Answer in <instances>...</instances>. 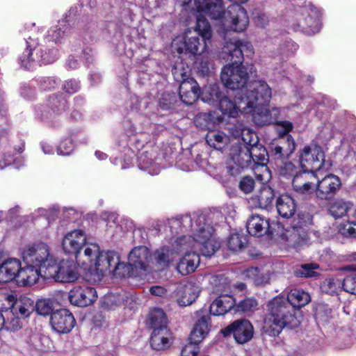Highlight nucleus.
<instances>
[{
	"mask_svg": "<svg viewBox=\"0 0 356 356\" xmlns=\"http://www.w3.org/2000/svg\"><path fill=\"white\" fill-rule=\"evenodd\" d=\"M212 117L211 113H200L196 115L194 122L197 127L202 129H209L211 125Z\"/></svg>",
	"mask_w": 356,
	"mask_h": 356,
	"instance_id": "obj_58",
	"label": "nucleus"
},
{
	"mask_svg": "<svg viewBox=\"0 0 356 356\" xmlns=\"http://www.w3.org/2000/svg\"><path fill=\"white\" fill-rule=\"evenodd\" d=\"M343 289L351 294H356V271L347 275L343 280Z\"/></svg>",
	"mask_w": 356,
	"mask_h": 356,
	"instance_id": "obj_57",
	"label": "nucleus"
},
{
	"mask_svg": "<svg viewBox=\"0 0 356 356\" xmlns=\"http://www.w3.org/2000/svg\"><path fill=\"white\" fill-rule=\"evenodd\" d=\"M21 262L16 258L3 259L0 257V282H8L18 279Z\"/></svg>",
	"mask_w": 356,
	"mask_h": 356,
	"instance_id": "obj_26",
	"label": "nucleus"
},
{
	"mask_svg": "<svg viewBox=\"0 0 356 356\" xmlns=\"http://www.w3.org/2000/svg\"><path fill=\"white\" fill-rule=\"evenodd\" d=\"M318 267V264L314 263L303 264L295 271V275L300 277H315L318 274L315 270Z\"/></svg>",
	"mask_w": 356,
	"mask_h": 356,
	"instance_id": "obj_56",
	"label": "nucleus"
},
{
	"mask_svg": "<svg viewBox=\"0 0 356 356\" xmlns=\"http://www.w3.org/2000/svg\"><path fill=\"white\" fill-rule=\"evenodd\" d=\"M69 300L71 304L78 307H87L97 299L96 290L90 286H75L69 292Z\"/></svg>",
	"mask_w": 356,
	"mask_h": 356,
	"instance_id": "obj_21",
	"label": "nucleus"
},
{
	"mask_svg": "<svg viewBox=\"0 0 356 356\" xmlns=\"http://www.w3.org/2000/svg\"><path fill=\"white\" fill-rule=\"evenodd\" d=\"M343 281L339 279L329 278L325 280L321 286L323 292L334 295L337 294L341 290Z\"/></svg>",
	"mask_w": 356,
	"mask_h": 356,
	"instance_id": "obj_52",
	"label": "nucleus"
},
{
	"mask_svg": "<svg viewBox=\"0 0 356 356\" xmlns=\"http://www.w3.org/2000/svg\"><path fill=\"white\" fill-rule=\"evenodd\" d=\"M234 305L235 299L232 296H221L211 304L209 312L213 316L224 315L227 312L233 309Z\"/></svg>",
	"mask_w": 356,
	"mask_h": 356,
	"instance_id": "obj_37",
	"label": "nucleus"
},
{
	"mask_svg": "<svg viewBox=\"0 0 356 356\" xmlns=\"http://www.w3.org/2000/svg\"><path fill=\"white\" fill-rule=\"evenodd\" d=\"M246 227L250 235L260 236L268 232L270 223L268 219L260 215H252L248 220Z\"/></svg>",
	"mask_w": 356,
	"mask_h": 356,
	"instance_id": "obj_35",
	"label": "nucleus"
},
{
	"mask_svg": "<svg viewBox=\"0 0 356 356\" xmlns=\"http://www.w3.org/2000/svg\"><path fill=\"white\" fill-rule=\"evenodd\" d=\"M296 311L284 297H275L267 305L263 330L270 337L278 336L284 327L295 328L300 324Z\"/></svg>",
	"mask_w": 356,
	"mask_h": 356,
	"instance_id": "obj_5",
	"label": "nucleus"
},
{
	"mask_svg": "<svg viewBox=\"0 0 356 356\" xmlns=\"http://www.w3.org/2000/svg\"><path fill=\"white\" fill-rule=\"evenodd\" d=\"M94 264L90 273L95 274L98 277L103 276L106 272L120 277L129 275V266L124 262L120 261V255L116 252H101Z\"/></svg>",
	"mask_w": 356,
	"mask_h": 356,
	"instance_id": "obj_8",
	"label": "nucleus"
},
{
	"mask_svg": "<svg viewBox=\"0 0 356 356\" xmlns=\"http://www.w3.org/2000/svg\"><path fill=\"white\" fill-rule=\"evenodd\" d=\"M67 108V100L62 95H52L49 97L46 104L38 106L35 112L42 120L47 121L55 127Z\"/></svg>",
	"mask_w": 356,
	"mask_h": 356,
	"instance_id": "obj_13",
	"label": "nucleus"
},
{
	"mask_svg": "<svg viewBox=\"0 0 356 356\" xmlns=\"http://www.w3.org/2000/svg\"><path fill=\"white\" fill-rule=\"evenodd\" d=\"M339 232L345 236L356 238V209L352 217L348 216L347 222L340 225Z\"/></svg>",
	"mask_w": 356,
	"mask_h": 356,
	"instance_id": "obj_51",
	"label": "nucleus"
},
{
	"mask_svg": "<svg viewBox=\"0 0 356 356\" xmlns=\"http://www.w3.org/2000/svg\"><path fill=\"white\" fill-rule=\"evenodd\" d=\"M247 243L246 237L238 233L230 234L227 240L228 248L232 251L241 250Z\"/></svg>",
	"mask_w": 356,
	"mask_h": 356,
	"instance_id": "obj_54",
	"label": "nucleus"
},
{
	"mask_svg": "<svg viewBox=\"0 0 356 356\" xmlns=\"http://www.w3.org/2000/svg\"><path fill=\"white\" fill-rule=\"evenodd\" d=\"M100 253V248L97 244L89 243L85 248L83 254L80 252L76 254V261L77 264L81 266L83 270L90 273Z\"/></svg>",
	"mask_w": 356,
	"mask_h": 356,
	"instance_id": "obj_28",
	"label": "nucleus"
},
{
	"mask_svg": "<svg viewBox=\"0 0 356 356\" xmlns=\"http://www.w3.org/2000/svg\"><path fill=\"white\" fill-rule=\"evenodd\" d=\"M200 289L191 282L179 283L174 291V296L179 305L186 307L191 305L198 297Z\"/></svg>",
	"mask_w": 356,
	"mask_h": 356,
	"instance_id": "obj_24",
	"label": "nucleus"
},
{
	"mask_svg": "<svg viewBox=\"0 0 356 356\" xmlns=\"http://www.w3.org/2000/svg\"><path fill=\"white\" fill-rule=\"evenodd\" d=\"M203 15L199 13L197 17L195 31L197 35L187 36L185 38L186 49L193 55L205 52L212 37L211 25Z\"/></svg>",
	"mask_w": 356,
	"mask_h": 356,
	"instance_id": "obj_9",
	"label": "nucleus"
},
{
	"mask_svg": "<svg viewBox=\"0 0 356 356\" xmlns=\"http://www.w3.org/2000/svg\"><path fill=\"white\" fill-rule=\"evenodd\" d=\"M264 104H258L255 105L253 111L250 113L252 115V120L255 124L264 126L275 123L280 135H286L292 130L293 126L291 122L287 120L277 121L280 113L279 108L273 107L269 108Z\"/></svg>",
	"mask_w": 356,
	"mask_h": 356,
	"instance_id": "obj_10",
	"label": "nucleus"
},
{
	"mask_svg": "<svg viewBox=\"0 0 356 356\" xmlns=\"http://www.w3.org/2000/svg\"><path fill=\"white\" fill-rule=\"evenodd\" d=\"M191 229L194 232L193 236H183L177 238L172 243V250L176 253H188L190 250H200L205 257L212 256L220 248V242L213 235V227L206 222V216L200 214L194 216H190L183 218V222H191Z\"/></svg>",
	"mask_w": 356,
	"mask_h": 356,
	"instance_id": "obj_3",
	"label": "nucleus"
},
{
	"mask_svg": "<svg viewBox=\"0 0 356 356\" xmlns=\"http://www.w3.org/2000/svg\"><path fill=\"white\" fill-rule=\"evenodd\" d=\"M195 6L198 13L220 20L232 31L242 33L249 24L248 13L240 4L233 3L225 10L221 0H195Z\"/></svg>",
	"mask_w": 356,
	"mask_h": 356,
	"instance_id": "obj_4",
	"label": "nucleus"
},
{
	"mask_svg": "<svg viewBox=\"0 0 356 356\" xmlns=\"http://www.w3.org/2000/svg\"><path fill=\"white\" fill-rule=\"evenodd\" d=\"M200 264V256L195 252L185 253L177 264V270L181 275L193 273Z\"/></svg>",
	"mask_w": 356,
	"mask_h": 356,
	"instance_id": "obj_32",
	"label": "nucleus"
},
{
	"mask_svg": "<svg viewBox=\"0 0 356 356\" xmlns=\"http://www.w3.org/2000/svg\"><path fill=\"white\" fill-rule=\"evenodd\" d=\"M242 95L252 111L255 105L269 102L272 90L266 81L257 80L253 81L251 85L247 86Z\"/></svg>",
	"mask_w": 356,
	"mask_h": 356,
	"instance_id": "obj_14",
	"label": "nucleus"
},
{
	"mask_svg": "<svg viewBox=\"0 0 356 356\" xmlns=\"http://www.w3.org/2000/svg\"><path fill=\"white\" fill-rule=\"evenodd\" d=\"M353 204L350 202L338 200L330 206V212L335 218H341L345 215H348L353 211Z\"/></svg>",
	"mask_w": 356,
	"mask_h": 356,
	"instance_id": "obj_47",
	"label": "nucleus"
},
{
	"mask_svg": "<svg viewBox=\"0 0 356 356\" xmlns=\"http://www.w3.org/2000/svg\"><path fill=\"white\" fill-rule=\"evenodd\" d=\"M277 165L280 168V173L284 177L292 176L296 172V167L291 162H280V165Z\"/></svg>",
	"mask_w": 356,
	"mask_h": 356,
	"instance_id": "obj_62",
	"label": "nucleus"
},
{
	"mask_svg": "<svg viewBox=\"0 0 356 356\" xmlns=\"http://www.w3.org/2000/svg\"><path fill=\"white\" fill-rule=\"evenodd\" d=\"M286 300L289 301L291 307L296 309V308H300L307 305L310 302L311 298L308 293L295 289L288 293Z\"/></svg>",
	"mask_w": 356,
	"mask_h": 356,
	"instance_id": "obj_42",
	"label": "nucleus"
},
{
	"mask_svg": "<svg viewBox=\"0 0 356 356\" xmlns=\"http://www.w3.org/2000/svg\"><path fill=\"white\" fill-rule=\"evenodd\" d=\"M14 309L23 318L28 317L35 310L34 301L27 296H21L18 300L14 301Z\"/></svg>",
	"mask_w": 356,
	"mask_h": 356,
	"instance_id": "obj_44",
	"label": "nucleus"
},
{
	"mask_svg": "<svg viewBox=\"0 0 356 356\" xmlns=\"http://www.w3.org/2000/svg\"><path fill=\"white\" fill-rule=\"evenodd\" d=\"M225 40L221 56L231 63L222 69L221 81L227 89L237 90V93L243 94L249 79L247 69L243 65V55L245 53L247 56H252L253 47L250 42L236 38Z\"/></svg>",
	"mask_w": 356,
	"mask_h": 356,
	"instance_id": "obj_1",
	"label": "nucleus"
},
{
	"mask_svg": "<svg viewBox=\"0 0 356 356\" xmlns=\"http://www.w3.org/2000/svg\"><path fill=\"white\" fill-rule=\"evenodd\" d=\"M148 323L153 330L168 327V318L163 309L154 308L148 314Z\"/></svg>",
	"mask_w": 356,
	"mask_h": 356,
	"instance_id": "obj_43",
	"label": "nucleus"
},
{
	"mask_svg": "<svg viewBox=\"0 0 356 356\" xmlns=\"http://www.w3.org/2000/svg\"><path fill=\"white\" fill-rule=\"evenodd\" d=\"M172 340V332L168 327H163V329H154L152 331L150 337V345L154 350L163 351L170 347Z\"/></svg>",
	"mask_w": 356,
	"mask_h": 356,
	"instance_id": "obj_30",
	"label": "nucleus"
},
{
	"mask_svg": "<svg viewBox=\"0 0 356 356\" xmlns=\"http://www.w3.org/2000/svg\"><path fill=\"white\" fill-rule=\"evenodd\" d=\"M258 147H248L245 145L234 146L231 149L232 159L242 168L253 170L255 163L253 155L258 152Z\"/></svg>",
	"mask_w": 356,
	"mask_h": 356,
	"instance_id": "obj_22",
	"label": "nucleus"
},
{
	"mask_svg": "<svg viewBox=\"0 0 356 356\" xmlns=\"http://www.w3.org/2000/svg\"><path fill=\"white\" fill-rule=\"evenodd\" d=\"M52 328L58 333H68L74 327L76 321L72 314L66 309H60L51 315Z\"/></svg>",
	"mask_w": 356,
	"mask_h": 356,
	"instance_id": "obj_20",
	"label": "nucleus"
},
{
	"mask_svg": "<svg viewBox=\"0 0 356 356\" xmlns=\"http://www.w3.org/2000/svg\"><path fill=\"white\" fill-rule=\"evenodd\" d=\"M150 259V252L145 246L135 247L130 252L128 257L129 274L130 273V267L136 269L146 270Z\"/></svg>",
	"mask_w": 356,
	"mask_h": 356,
	"instance_id": "obj_27",
	"label": "nucleus"
},
{
	"mask_svg": "<svg viewBox=\"0 0 356 356\" xmlns=\"http://www.w3.org/2000/svg\"><path fill=\"white\" fill-rule=\"evenodd\" d=\"M282 137L270 145L271 156L278 162L287 159L294 152L296 143L291 136L281 135Z\"/></svg>",
	"mask_w": 356,
	"mask_h": 356,
	"instance_id": "obj_19",
	"label": "nucleus"
},
{
	"mask_svg": "<svg viewBox=\"0 0 356 356\" xmlns=\"http://www.w3.org/2000/svg\"><path fill=\"white\" fill-rule=\"evenodd\" d=\"M14 309V297L6 294H0V327L5 323L3 312H7L10 309Z\"/></svg>",
	"mask_w": 356,
	"mask_h": 356,
	"instance_id": "obj_53",
	"label": "nucleus"
},
{
	"mask_svg": "<svg viewBox=\"0 0 356 356\" xmlns=\"http://www.w3.org/2000/svg\"><path fill=\"white\" fill-rule=\"evenodd\" d=\"M38 81L40 88L43 90L54 89L58 85V80L54 77H40Z\"/></svg>",
	"mask_w": 356,
	"mask_h": 356,
	"instance_id": "obj_61",
	"label": "nucleus"
},
{
	"mask_svg": "<svg viewBox=\"0 0 356 356\" xmlns=\"http://www.w3.org/2000/svg\"><path fill=\"white\" fill-rule=\"evenodd\" d=\"M205 140L210 147L220 151L225 150L231 143L230 137L220 131H209L206 135Z\"/></svg>",
	"mask_w": 356,
	"mask_h": 356,
	"instance_id": "obj_38",
	"label": "nucleus"
},
{
	"mask_svg": "<svg viewBox=\"0 0 356 356\" xmlns=\"http://www.w3.org/2000/svg\"><path fill=\"white\" fill-rule=\"evenodd\" d=\"M318 16L319 12L310 3L299 8L296 10L295 22L292 24L293 29L310 33L309 29L316 23Z\"/></svg>",
	"mask_w": 356,
	"mask_h": 356,
	"instance_id": "obj_16",
	"label": "nucleus"
},
{
	"mask_svg": "<svg viewBox=\"0 0 356 356\" xmlns=\"http://www.w3.org/2000/svg\"><path fill=\"white\" fill-rule=\"evenodd\" d=\"M22 259L26 264L38 266L44 275V270L53 263L54 257L44 243L26 246L22 251Z\"/></svg>",
	"mask_w": 356,
	"mask_h": 356,
	"instance_id": "obj_12",
	"label": "nucleus"
},
{
	"mask_svg": "<svg viewBox=\"0 0 356 356\" xmlns=\"http://www.w3.org/2000/svg\"><path fill=\"white\" fill-rule=\"evenodd\" d=\"M274 195L273 189L268 186L264 185L259 191L252 197V201L256 207L267 209L271 205Z\"/></svg>",
	"mask_w": 356,
	"mask_h": 356,
	"instance_id": "obj_40",
	"label": "nucleus"
},
{
	"mask_svg": "<svg viewBox=\"0 0 356 356\" xmlns=\"http://www.w3.org/2000/svg\"><path fill=\"white\" fill-rule=\"evenodd\" d=\"M218 106L222 114L228 118H235L238 117L239 113L248 114L252 112L251 107L246 104L245 97L239 93L235 95L234 102L224 96L220 99Z\"/></svg>",
	"mask_w": 356,
	"mask_h": 356,
	"instance_id": "obj_17",
	"label": "nucleus"
},
{
	"mask_svg": "<svg viewBox=\"0 0 356 356\" xmlns=\"http://www.w3.org/2000/svg\"><path fill=\"white\" fill-rule=\"evenodd\" d=\"M224 96L219 86L217 84H213L206 86L204 88L201 94V99L203 102L209 104L216 105L220 104V99H222Z\"/></svg>",
	"mask_w": 356,
	"mask_h": 356,
	"instance_id": "obj_41",
	"label": "nucleus"
},
{
	"mask_svg": "<svg viewBox=\"0 0 356 356\" xmlns=\"http://www.w3.org/2000/svg\"><path fill=\"white\" fill-rule=\"evenodd\" d=\"M172 251V250H170L168 248L163 247L154 252V259L161 269L168 267L170 262L174 260Z\"/></svg>",
	"mask_w": 356,
	"mask_h": 356,
	"instance_id": "obj_46",
	"label": "nucleus"
},
{
	"mask_svg": "<svg viewBox=\"0 0 356 356\" xmlns=\"http://www.w3.org/2000/svg\"><path fill=\"white\" fill-rule=\"evenodd\" d=\"M76 261L63 260L57 264L56 259L44 270V279L52 278L60 282H73L80 276Z\"/></svg>",
	"mask_w": 356,
	"mask_h": 356,
	"instance_id": "obj_11",
	"label": "nucleus"
},
{
	"mask_svg": "<svg viewBox=\"0 0 356 356\" xmlns=\"http://www.w3.org/2000/svg\"><path fill=\"white\" fill-rule=\"evenodd\" d=\"M258 152L253 155V161L255 163L253 170L258 180L262 183L268 182L271 178L270 170L266 165L267 161V152L263 147H258Z\"/></svg>",
	"mask_w": 356,
	"mask_h": 356,
	"instance_id": "obj_29",
	"label": "nucleus"
},
{
	"mask_svg": "<svg viewBox=\"0 0 356 356\" xmlns=\"http://www.w3.org/2000/svg\"><path fill=\"white\" fill-rule=\"evenodd\" d=\"M226 332L232 333L236 342L243 344L252 338L254 329L249 321L241 319L232 323L227 327Z\"/></svg>",
	"mask_w": 356,
	"mask_h": 356,
	"instance_id": "obj_25",
	"label": "nucleus"
},
{
	"mask_svg": "<svg viewBox=\"0 0 356 356\" xmlns=\"http://www.w3.org/2000/svg\"><path fill=\"white\" fill-rule=\"evenodd\" d=\"M341 187L340 178L333 174H329L318 180L316 184V196L321 200L332 199Z\"/></svg>",
	"mask_w": 356,
	"mask_h": 356,
	"instance_id": "obj_18",
	"label": "nucleus"
},
{
	"mask_svg": "<svg viewBox=\"0 0 356 356\" xmlns=\"http://www.w3.org/2000/svg\"><path fill=\"white\" fill-rule=\"evenodd\" d=\"M313 217L308 212H299L286 231V238L289 245L296 249L305 245L309 240L308 232L312 225Z\"/></svg>",
	"mask_w": 356,
	"mask_h": 356,
	"instance_id": "obj_6",
	"label": "nucleus"
},
{
	"mask_svg": "<svg viewBox=\"0 0 356 356\" xmlns=\"http://www.w3.org/2000/svg\"><path fill=\"white\" fill-rule=\"evenodd\" d=\"M324 152L319 146H305L299 156L300 165L305 173L320 170L324 164Z\"/></svg>",
	"mask_w": 356,
	"mask_h": 356,
	"instance_id": "obj_15",
	"label": "nucleus"
},
{
	"mask_svg": "<svg viewBox=\"0 0 356 356\" xmlns=\"http://www.w3.org/2000/svg\"><path fill=\"white\" fill-rule=\"evenodd\" d=\"M63 89L70 95L74 94L80 89V83L75 79L67 80L65 82Z\"/></svg>",
	"mask_w": 356,
	"mask_h": 356,
	"instance_id": "obj_63",
	"label": "nucleus"
},
{
	"mask_svg": "<svg viewBox=\"0 0 356 356\" xmlns=\"http://www.w3.org/2000/svg\"><path fill=\"white\" fill-rule=\"evenodd\" d=\"M74 143L72 139L66 138L60 142L57 147V153L60 156H68L74 150Z\"/></svg>",
	"mask_w": 356,
	"mask_h": 356,
	"instance_id": "obj_59",
	"label": "nucleus"
},
{
	"mask_svg": "<svg viewBox=\"0 0 356 356\" xmlns=\"http://www.w3.org/2000/svg\"><path fill=\"white\" fill-rule=\"evenodd\" d=\"M40 276L44 277V275L38 266L26 264L21 267L17 282L23 286L32 285L37 282Z\"/></svg>",
	"mask_w": 356,
	"mask_h": 356,
	"instance_id": "obj_33",
	"label": "nucleus"
},
{
	"mask_svg": "<svg viewBox=\"0 0 356 356\" xmlns=\"http://www.w3.org/2000/svg\"><path fill=\"white\" fill-rule=\"evenodd\" d=\"M13 160L10 147L4 137H0V170L9 165Z\"/></svg>",
	"mask_w": 356,
	"mask_h": 356,
	"instance_id": "obj_49",
	"label": "nucleus"
},
{
	"mask_svg": "<svg viewBox=\"0 0 356 356\" xmlns=\"http://www.w3.org/2000/svg\"><path fill=\"white\" fill-rule=\"evenodd\" d=\"M172 73L176 81L179 82V97L183 103L191 105L200 96V88L197 81L188 74L182 63L174 65Z\"/></svg>",
	"mask_w": 356,
	"mask_h": 356,
	"instance_id": "obj_7",
	"label": "nucleus"
},
{
	"mask_svg": "<svg viewBox=\"0 0 356 356\" xmlns=\"http://www.w3.org/2000/svg\"><path fill=\"white\" fill-rule=\"evenodd\" d=\"M254 186V180L250 177H243L239 184L240 189L245 193H250Z\"/></svg>",
	"mask_w": 356,
	"mask_h": 356,
	"instance_id": "obj_64",
	"label": "nucleus"
},
{
	"mask_svg": "<svg viewBox=\"0 0 356 356\" xmlns=\"http://www.w3.org/2000/svg\"><path fill=\"white\" fill-rule=\"evenodd\" d=\"M245 277L252 280L256 285H263L269 282L268 275L261 272L259 268H250L243 272Z\"/></svg>",
	"mask_w": 356,
	"mask_h": 356,
	"instance_id": "obj_48",
	"label": "nucleus"
},
{
	"mask_svg": "<svg viewBox=\"0 0 356 356\" xmlns=\"http://www.w3.org/2000/svg\"><path fill=\"white\" fill-rule=\"evenodd\" d=\"M209 315H203L200 316L193 330L191 332L189 339L193 340L195 342L200 343L202 341L209 332Z\"/></svg>",
	"mask_w": 356,
	"mask_h": 356,
	"instance_id": "obj_39",
	"label": "nucleus"
},
{
	"mask_svg": "<svg viewBox=\"0 0 356 356\" xmlns=\"http://www.w3.org/2000/svg\"><path fill=\"white\" fill-rule=\"evenodd\" d=\"M231 131L234 138L243 141V144H239L238 145H245L250 147H257L255 145L257 143L255 133L250 129L244 127L241 124H237L231 129Z\"/></svg>",
	"mask_w": 356,
	"mask_h": 356,
	"instance_id": "obj_34",
	"label": "nucleus"
},
{
	"mask_svg": "<svg viewBox=\"0 0 356 356\" xmlns=\"http://www.w3.org/2000/svg\"><path fill=\"white\" fill-rule=\"evenodd\" d=\"M86 244V235L83 230L74 229L67 233L62 242V246L66 254H79L82 247Z\"/></svg>",
	"mask_w": 356,
	"mask_h": 356,
	"instance_id": "obj_23",
	"label": "nucleus"
},
{
	"mask_svg": "<svg viewBox=\"0 0 356 356\" xmlns=\"http://www.w3.org/2000/svg\"><path fill=\"white\" fill-rule=\"evenodd\" d=\"M258 302L256 299L253 298H248L240 301L238 304L234 305L233 310L234 312L242 314H250L257 310Z\"/></svg>",
	"mask_w": 356,
	"mask_h": 356,
	"instance_id": "obj_50",
	"label": "nucleus"
},
{
	"mask_svg": "<svg viewBox=\"0 0 356 356\" xmlns=\"http://www.w3.org/2000/svg\"><path fill=\"white\" fill-rule=\"evenodd\" d=\"M155 154L153 151L144 152L138 157L139 168L147 171L151 175H158L161 170V167L156 162Z\"/></svg>",
	"mask_w": 356,
	"mask_h": 356,
	"instance_id": "obj_36",
	"label": "nucleus"
},
{
	"mask_svg": "<svg viewBox=\"0 0 356 356\" xmlns=\"http://www.w3.org/2000/svg\"><path fill=\"white\" fill-rule=\"evenodd\" d=\"M35 309L41 316L51 315L54 309V301L49 298L39 300L35 305Z\"/></svg>",
	"mask_w": 356,
	"mask_h": 356,
	"instance_id": "obj_55",
	"label": "nucleus"
},
{
	"mask_svg": "<svg viewBox=\"0 0 356 356\" xmlns=\"http://www.w3.org/2000/svg\"><path fill=\"white\" fill-rule=\"evenodd\" d=\"M307 173L296 175L294 176L292 186L293 189L300 194H309L314 188V185L306 180Z\"/></svg>",
	"mask_w": 356,
	"mask_h": 356,
	"instance_id": "obj_45",
	"label": "nucleus"
},
{
	"mask_svg": "<svg viewBox=\"0 0 356 356\" xmlns=\"http://www.w3.org/2000/svg\"><path fill=\"white\" fill-rule=\"evenodd\" d=\"M295 200L287 194L281 195L276 200V209L279 215L286 219L293 217L296 211Z\"/></svg>",
	"mask_w": 356,
	"mask_h": 356,
	"instance_id": "obj_31",
	"label": "nucleus"
},
{
	"mask_svg": "<svg viewBox=\"0 0 356 356\" xmlns=\"http://www.w3.org/2000/svg\"><path fill=\"white\" fill-rule=\"evenodd\" d=\"M70 29L66 22L59 21V24L52 26L47 32L42 42L38 44L31 38L26 41L27 48L19 58L22 67L31 70L37 65H47L54 62L58 56L54 45L61 43Z\"/></svg>",
	"mask_w": 356,
	"mask_h": 356,
	"instance_id": "obj_2",
	"label": "nucleus"
},
{
	"mask_svg": "<svg viewBox=\"0 0 356 356\" xmlns=\"http://www.w3.org/2000/svg\"><path fill=\"white\" fill-rule=\"evenodd\" d=\"M199 343L190 340V342L182 348L181 356H196L200 352Z\"/></svg>",
	"mask_w": 356,
	"mask_h": 356,
	"instance_id": "obj_60",
	"label": "nucleus"
}]
</instances>
